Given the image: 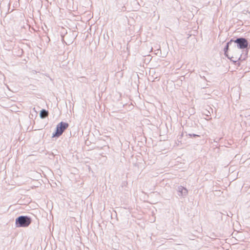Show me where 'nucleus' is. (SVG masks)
<instances>
[{
    "mask_svg": "<svg viewBox=\"0 0 250 250\" xmlns=\"http://www.w3.org/2000/svg\"><path fill=\"white\" fill-rule=\"evenodd\" d=\"M68 127L67 123H63V131Z\"/></svg>",
    "mask_w": 250,
    "mask_h": 250,
    "instance_id": "nucleus-8",
    "label": "nucleus"
},
{
    "mask_svg": "<svg viewBox=\"0 0 250 250\" xmlns=\"http://www.w3.org/2000/svg\"><path fill=\"white\" fill-rule=\"evenodd\" d=\"M48 115V112L46 110H45L44 109H42L40 111V116L41 118L44 119L46 117H47Z\"/></svg>",
    "mask_w": 250,
    "mask_h": 250,
    "instance_id": "nucleus-6",
    "label": "nucleus"
},
{
    "mask_svg": "<svg viewBox=\"0 0 250 250\" xmlns=\"http://www.w3.org/2000/svg\"><path fill=\"white\" fill-rule=\"evenodd\" d=\"M62 134V121L61 122L56 128L55 131L53 133L52 137L58 138Z\"/></svg>",
    "mask_w": 250,
    "mask_h": 250,
    "instance_id": "nucleus-3",
    "label": "nucleus"
},
{
    "mask_svg": "<svg viewBox=\"0 0 250 250\" xmlns=\"http://www.w3.org/2000/svg\"><path fill=\"white\" fill-rule=\"evenodd\" d=\"M60 36H61V41L62 42V34H61L60 35Z\"/></svg>",
    "mask_w": 250,
    "mask_h": 250,
    "instance_id": "nucleus-11",
    "label": "nucleus"
},
{
    "mask_svg": "<svg viewBox=\"0 0 250 250\" xmlns=\"http://www.w3.org/2000/svg\"><path fill=\"white\" fill-rule=\"evenodd\" d=\"M206 112H207V113L205 114L206 116H210V113L209 111L207 110Z\"/></svg>",
    "mask_w": 250,
    "mask_h": 250,
    "instance_id": "nucleus-10",
    "label": "nucleus"
},
{
    "mask_svg": "<svg viewBox=\"0 0 250 250\" xmlns=\"http://www.w3.org/2000/svg\"><path fill=\"white\" fill-rule=\"evenodd\" d=\"M200 77H201V78H203L204 79H205V80H206V78H205V76L202 77V76L200 75Z\"/></svg>",
    "mask_w": 250,
    "mask_h": 250,
    "instance_id": "nucleus-12",
    "label": "nucleus"
},
{
    "mask_svg": "<svg viewBox=\"0 0 250 250\" xmlns=\"http://www.w3.org/2000/svg\"><path fill=\"white\" fill-rule=\"evenodd\" d=\"M177 191L178 195L182 197H185L188 193L187 189L182 186H179L178 187Z\"/></svg>",
    "mask_w": 250,
    "mask_h": 250,
    "instance_id": "nucleus-4",
    "label": "nucleus"
},
{
    "mask_svg": "<svg viewBox=\"0 0 250 250\" xmlns=\"http://www.w3.org/2000/svg\"><path fill=\"white\" fill-rule=\"evenodd\" d=\"M33 110L35 111V112H37L35 110V108H33ZM36 114H37V113H36Z\"/></svg>",
    "mask_w": 250,
    "mask_h": 250,
    "instance_id": "nucleus-13",
    "label": "nucleus"
},
{
    "mask_svg": "<svg viewBox=\"0 0 250 250\" xmlns=\"http://www.w3.org/2000/svg\"><path fill=\"white\" fill-rule=\"evenodd\" d=\"M233 39H231L229 42L227 43L226 46L224 48V54L225 56L227 57L228 58H229V56L228 54L229 46L231 45L232 43L233 42Z\"/></svg>",
    "mask_w": 250,
    "mask_h": 250,
    "instance_id": "nucleus-5",
    "label": "nucleus"
},
{
    "mask_svg": "<svg viewBox=\"0 0 250 250\" xmlns=\"http://www.w3.org/2000/svg\"><path fill=\"white\" fill-rule=\"evenodd\" d=\"M233 58H234L233 57H229V59H230L231 61H232L234 62H236L238 60H241V59L242 58V55H241L240 57H239V58H236L235 60Z\"/></svg>",
    "mask_w": 250,
    "mask_h": 250,
    "instance_id": "nucleus-7",
    "label": "nucleus"
},
{
    "mask_svg": "<svg viewBox=\"0 0 250 250\" xmlns=\"http://www.w3.org/2000/svg\"><path fill=\"white\" fill-rule=\"evenodd\" d=\"M233 42L234 43V46H236L238 49L243 50L246 49V53L245 55V57L242 59V60H245V58L247 57L248 53V46L249 43L248 40L243 37L236 38L235 39L233 38Z\"/></svg>",
    "mask_w": 250,
    "mask_h": 250,
    "instance_id": "nucleus-1",
    "label": "nucleus"
},
{
    "mask_svg": "<svg viewBox=\"0 0 250 250\" xmlns=\"http://www.w3.org/2000/svg\"><path fill=\"white\" fill-rule=\"evenodd\" d=\"M188 135L190 137H194L199 136V135L195 134H188Z\"/></svg>",
    "mask_w": 250,
    "mask_h": 250,
    "instance_id": "nucleus-9",
    "label": "nucleus"
},
{
    "mask_svg": "<svg viewBox=\"0 0 250 250\" xmlns=\"http://www.w3.org/2000/svg\"><path fill=\"white\" fill-rule=\"evenodd\" d=\"M59 17H60L59 20H60V21H61V16L60 15Z\"/></svg>",
    "mask_w": 250,
    "mask_h": 250,
    "instance_id": "nucleus-14",
    "label": "nucleus"
},
{
    "mask_svg": "<svg viewBox=\"0 0 250 250\" xmlns=\"http://www.w3.org/2000/svg\"><path fill=\"white\" fill-rule=\"evenodd\" d=\"M32 219L26 215H21L15 219V226L17 228L28 227L32 223Z\"/></svg>",
    "mask_w": 250,
    "mask_h": 250,
    "instance_id": "nucleus-2",
    "label": "nucleus"
}]
</instances>
